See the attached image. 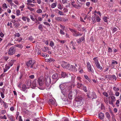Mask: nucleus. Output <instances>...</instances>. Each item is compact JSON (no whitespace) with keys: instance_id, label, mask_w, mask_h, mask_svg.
<instances>
[{"instance_id":"48","label":"nucleus","mask_w":121,"mask_h":121,"mask_svg":"<svg viewBox=\"0 0 121 121\" xmlns=\"http://www.w3.org/2000/svg\"><path fill=\"white\" fill-rule=\"evenodd\" d=\"M103 94L104 96H105L106 97H107L108 96V94L106 92H103Z\"/></svg>"},{"instance_id":"29","label":"nucleus","mask_w":121,"mask_h":121,"mask_svg":"<svg viewBox=\"0 0 121 121\" xmlns=\"http://www.w3.org/2000/svg\"><path fill=\"white\" fill-rule=\"evenodd\" d=\"M63 19V18L60 17H57L55 18V20L58 21H62Z\"/></svg>"},{"instance_id":"34","label":"nucleus","mask_w":121,"mask_h":121,"mask_svg":"<svg viewBox=\"0 0 121 121\" xmlns=\"http://www.w3.org/2000/svg\"><path fill=\"white\" fill-rule=\"evenodd\" d=\"M15 46L20 48H22L23 47V46L22 44H20L16 45H15Z\"/></svg>"},{"instance_id":"4","label":"nucleus","mask_w":121,"mask_h":121,"mask_svg":"<svg viewBox=\"0 0 121 121\" xmlns=\"http://www.w3.org/2000/svg\"><path fill=\"white\" fill-rule=\"evenodd\" d=\"M16 48L13 47L10 48L9 50L8 54L10 55H13L15 52Z\"/></svg>"},{"instance_id":"56","label":"nucleus","mask_w":121,"mask_h":121,"mask_svg":"<svg viewBox=\"0 0 121 121\" xmlns=\"http://www.w3.org/2000/svg\"><path fill=\"white\" fill-rule=\"evenodd\" d=\"M120 103V101L119 100H117L116 101V105L117 106V107H119V104Z\"/></svg>"},{"instance_id":"35","label":"nucleus","mask_w":121,"mask_h":121,"mask_svg":"<svg viewBox=\"0 0 121 121\" xmlns=\"http://www.w3.org/2000/svg\"><path fill=\"white\" fill-rule=\"evenodd\" d=\"M84 77L86 79H87L89 81V82H91V81L90 79L86 75H84Z\"/></svg>"},{"instance_id":"27","label":"nucleus","mask_w":121,"mask_h":121,"mask_svg":"<svg viewBox=\"0 0 121 121\" xmlns=\"http://www.w3.org/2000/svg\"><path fill=\"white\" fill-rule=\"evenodd\" d=\"M7 116L8 117L10 120L13 119H15V117L13 115L7 114Z\"/></svg>"},{"instance_id":"26","label":"nucleus","mask_w":121,"mask_h":121,"mask_svg":"<svg viewBox=\"0 0 121 121\" xmlns=\"http://www.w3.org/2000/svg\"><path fill=\"white\" fill-rule=\"evenodd\" d=\"M72 93L71 91L69 92L68 95V98L70 99H72Z\"/></svg>"},{"instance_id":"42","label":"nucleus","mask_w":121,"mask_h":121,"mask_svg":"<svg viewBox=\"0 0 121 121\" xmlns=\"http://www.w3.org/2000/svg\"><path fill=\"white\" fill-rule=\"evenodd\" d=\"M27 1L28 3L27 4L28 6H30V4L32 2V0H27Z\"/></svg>"},{"instance_id":"47","label":"nucleus","mask_w":121,"mask_h":121,"mask_svg":"<svg viewBox=\"0 0 121 121\" xmlns=\"http://www.w3.org/2000/svg\"><path fill=\"white\" fill-rule=\"evenodd\" d=\"M58 41L60 43H61L62 44H64L66 42V41L65 40H59Z\"/></svg>"},{"instance_id":"49","label":"nucleus","mask_w":121,"mask_h":121,"mask_svg":"<svg viewBox=\"0 0 121 121\" xmlns=\"http://www.w3.org/2000/svg\"><path fill=\"white\" fill-rule=\"evenodd\" d=\"M14 35L15 37H19L20 35V34L18 33L15 34H14Z\"/></svg>"},{"instance_id":"1","label":"nucleus","mask_w":121,"mask_h":121,"mask_svg":"<svg viewBox=\"0 0 121 121\" xmlns=\"http://www.w3.org/2000/svg\"><path fill=\"white\" fill-rule=\"evenodd\" d=\"M108 98L109 99L108 102L109 104L112 105L113 107H114L115 105L114 104V103L116 99L114 94H112L110 96L106 98L107 99Z\"/></svg>"},{"instance_id":"5","label":"nucleus","mask_w":121,"mask_h":121,"mask_svg":"<svg viewBox=\"0 0 121 121\" xmlns=\"http://www.w3.org/2000/svg\"><path fill=\"white\" fill-rule=\"evenodd\" d=\"M72 87L71 86H70L69 87V89H67V88L65 89H64L62 90L61 91V92L62 94H63V96L65 97L64 95H67L68 93L69 92V91L71 89H72Z\"/></svg>"},{"instance_id":"18","label":"nucleus","mask_w":121,"mask_h":121,"mask_svg":"<svg viewBox=\"0 0 121 121\" xmlns=\"http://www.w3.org/2000/svg\"><path fill=\"white\" fill-rule=\"evenodd\" d=\"M35 63V61H32V63L31 64L30 66V67L31 68H33L34 69H36L37 67V65L35 66V65H34Z\"/></svg>"},{"instance_id":"43","label":"nucleus","mask_w":121,"mask_h":121,"mask_svg":"<svg viewBox=\"0 0 121 121\" xmlns=\"http://www.w3.org/2000/svg\"><path fill=\"white\" fill-rule=\"evenodd\" d=\"M16 15L17 16H18L20 15V11L18 9L16 11Z\"/></svg>"},{"instance_id":"17","label":"nucleus","mask_w":121,"mask_h":121,"mask_svg":"<svg viewBox=\"0 0 121 121\" xmlns=\"http://www.w3.org/2000/svg\"><path fill=\"white\" fill-rule=\"evenodd\" d=\"M38 83V80L35 79L33 81L32 85L34 87L36 86L37 85Z\"/></svg>"},{"instance_id":"45","label":"nucleus","mask_w":121,"mask_h":121,"mask_svg":"<svg viewBox=\"0 0 121 121\" xmlns=\"http://www.w3.org/2000/svg\"><path fill=\"white\" fill-rule=\"evenodd\" d=\"M91 19L93 21V23H95L96 22V20H95V16H92L91 17Z\"/></svg>"},{"instance_id":"64","label":"nucleus","mask_w":121,"mask_h":121,"mask_svg":"<svg viewBox=\"0 0 121 121\" xmlns=\"http://www.w3.org/2000/svg\"><path fill=\"white\" fill-rule=\"evenodd\" d=\"M49 45L52 47L54 46V43L52 41H51Z\"/></svg>"},{"instance_id":"52","label":"nucleus","mask_w":121,"mask_h":121,"mask_svg":"<svg viewBox=\"0 0 121 121\" xmlns=\"http://www.w3.org/2000/svg\"><path fill=\"white\" fill-rule=\"evenodd\" d=\"M27 9L30 10V11H33L34 10V9L28 6L27 7Z\"/></svg>"},{"instance_id":"38","label":"nucleus","mask_w":121,"mask_h":121,"mask_svg":"<svg viewBox=\"0 0 121 121\" xmlns=\"http://www.w3.org/2000/svg\"><path fill=\"white\" fill-rule=\"evenodd\" d=\"M71 66V65H70V64H68L67 63V65H66L65 68L69 70H70Z\"/></svg>"},{"instance_id":"46","label":"nucleus","mask_w":121,"mask_h":121,"mask_svg":"<svg viewBox=\"0 0 121 121\" xmlns=\"http://www.w3.org/2000/svg\"><path fill=\"white\" fill-rule=\"evenodd\" d=\"M0 119H6L7 118V117L5 115H4L3 116H0Z\"/></svg>"},{"instance_id":"24","label":"nucleus","mask_w":121,"mask_h":121,"mask_svg":"<svg viewBox=\"0 0 121 121\" xmlns=\"http://www.w3.org/2000/svg\"><path fill=\"white\" fill-rule=\"evenodd\" d=\"M109 78H112L113 80H114L115 81H116L117 79V78L116 76L114 75H108Z\"/></svg>"},{"instance_id":"32","label":"nucleus","mask_w":121,"mask_h":121,"mask_svg":"<svg viewBox=\"0 0 121 121\" xmlns=\"http://www.w3.org/2000/svg\"><path fill=\"white\" fill-rule=\"evenodd\" d=\"M7 1H8V3H10V4L11 5H14L15 6H17L16 5H15L13 3V1L12 0H6Z\"/></svg>"},{"instance_id":"61","label":"nucleus","mask_w":121,"mask_h":121,"mask_svg":"<svg viewBox=\"0 0 121 121\" xmlns=\"http://www.w3.org/2000/svg\"><path fill=\"white\" fill-rule=\"evenodd\" d=\"M57 10L59 11L58 13L59 15H63V13L62 12L59 10L58 9H57Z\"/></svg>"},{"instance_id":"28","label":"nucleus","mask_w":121,"mask_h":121,"mask_svg":"<svg viewBox=\"0 0 121 121\" xmlns=\"http://www.w3.org/2000/svg\"><path fill=\"white\" fill-rule=\"evenodd\" d=\"M105 114L107 118L108 119H110L111 118V116L109 113L108 112H106Z\"/></svg>"},{"instance_id":"25","label":"nucleus","mask_w":121,"mask_h":121,"mask_svg":"<svg viewBox=\"0 0 121 121\" xmlns=\"http://www.w3.org/2000/svg\"><path fill=\"white\" fill-rule=\"evenodd\" d=\"M16 61V60H11V62L9 63V65L11 66L13 64L14 62Z\"/></svg>"},{"instance_id":"7","label":"nucleus","mask_w":121,"mask_h":121,"mask_svg":"<svg viewBox=\"0 0 121 121\" xmlns=\"http://www.w3.org/2000/svg\"><path fill=\"white\" fill-rule=\"evenodd\" d=\"M46 85L47 86H48L50 85L51 82V78L49 77H47L44 80Z\"/></svg>"},{"instance_id":"53","label":"nucleus","mask_w":121,"mask_h":121,"mask_svg":"<svg viewBox=\"0 0 121 121\" xmlns=\"http://www.w3.org/2000/svg\"><path fill=\"white\" fill-rule=\"evenodd\" d=\"M13 2L16 4L17 5H19V1L17 0H15Z\"/></svg>"},{"instance_id":"11","label":"nucleus","mask_w":121,"mask_h":121,"mask_svg":"<svg viewBox=\"0 0 121 121\" xmlns=\"http://www.w3.org/2000/svg\"><path fill=\"white\" fill-rule=\"evenodd\" d=\"M67 86L66 83H64L61 84L60 85L59 87L61 91L65 89L66 88Z\"/></svg>"},{"instance_id":"30","label":"nucleus","mask_w":121,"mask_h":121,"mask_svg":"<svg viewBox=\"0 0 121 121\" xmlns=\"http://www.w3.org/2000/svg\"><path fill=\"white\" fill-rule=\"evenodd\" d=\"M67 63L65 62H63L62 64H61V66L63 68H65L66 65H67Z\"/></svg>"},{"instance_id":"33","label":"nucleus","mask_w":121,"mask_h":121,"mask_svg":"<svg viewBox=\"0 0 121 121\" xmlns=\"http://www.w3.org/2000/svg\"><path fill=\"white\" fill-rule=\"evenodd\" d=\"M57 5L56 2L55 3H53L52 4L51 6V8H53L56 7Z\"/></svg>"},{"instance_id":"15","label":"nucleus","mask_w":121,"mask_h":121,"mask_svg":"<svg viewBox=\"0 0 121 121\" xmlns=\"http://www.w3.org/2000/svg\"><path fill=\"white\" fill-rule=\"evenodd\" d=\"M52 78L54 79H57V80L59 78V74L57 73H55L52 76Z\"/></svg>"},{"instance_id":"19","label":"nucleus","mask_w":121,"mask_h":121,"mask_svg":"<svg viewBox=\"0 0 121 121\" xmlns=\"http://www.w3.org/2000/svg\"><path fill=\"white\" fill-rule=\"evenodd\" d=\"M85 39L84 37H82L81 38H80L79 39L77 40V43H80L83 41Z\"/></svg>"},{"instance_id":"10","label":"nucleus","mask_w":121,"mask_h":121,"mask_svg":"<svg viewBox=\"0 0 121 121\" xmlns=\"http://www.w3.org/2000/svg\"><path fill=\"white\" fill-rule=\"evenodd\" d=\"M70 47L73 50H75L76 49L75 45V43H74L73 41H71L70 44Z\"/></svg>"},{"instance_id":"50","label":"nucleus","mask_w":121,"mask_h":121,"mask_svg":"<svg viewBox=\"0 0 121 121\" xmlns=\"http://www.w3.org/2000/svg\"><path fill=\"white\" fill-rule=\"evenodd\" d=\"M60 26L61 28L62 29V30H64L65 29V26H64L61 24L60 25Z\"/></svg>"},{"instance_id":"55","label":"nucleus","mask_w":121,"mask_h":121,"mask_svg":"<svg viewBox=\"0 0 121 121\" xmlns=\"http://www.w3.org/2000/svg\"><path fill=\"white\" fill-rule=\"evenodd\" d=\"M58 9H62V6L60 4H59L58 5Z\"/></svg>"},{"instance_id":"59","label":"nucleus","mask_w":121,"mask_h":121,"mask_svg":"<svg viewBox=\"0 0 121 121\" xmlns=\"http://www.w3.org/2000/svg\"><path fill=\"white\" fill-rule=\"evenodd\" d=\"M27 18V17L23 16V17H22V19L24 21H25L26 20V19Z\"/></svg>"},{"instance_id":"21","label":"nucleus","mask_w":121,"mask_h":121,"mask_svg":"<svg viewBox=\"0 0 121 121\" xmlns=\"http://www.w3.org/2000/svg\"><path fill=\"white\" fill-rule=\"evenodd\" d=\"M77 87L78 88L81 89L82 88L83 86V85L82 84L79 83L78 82H77Z\"/></svg>"},{"instance_id":"54","label":"nucleus","mask_w":121,"mask_h":121,"mask_svg":"<svg viewBox=\"0 0 121 121\" xmlns=\"http://www.w3.org/2000/svg\"><path fill=\"white\" fill-rule=\"evenodd\" d=\"M28 39L29 40L31 41H33L34 39V38H33L32 36H31L28 37Z\"/></svg>"},{"instance_id":"6","label":"nucleus","mask_w":121,"mask_h":121,"mask_svg":"<svg viewBox=\"0 0 121 121\" xmlns=\"http://www.w3.org/2000/svg\"><path fill=\"white\" fill-rule=\"evenodd\" d=\"M86 64L88 71L91 72L92 74H93L94 71L93 69H92L90 63L89 62H87Z\"/></svg>"},{"instance_id":"36","label":"nucleus","mask_w":121,"mask_h":121,"mask_svg":"<svg viewBox=\"0 0 121 121\" xmlns=\"http://www.w3.org/2000/svg\"><path fill=\"white\" fill-rule=\"evenodd\" d=\"M38 29L41 31H42L43 29V27L42 25L41 24H39L38 26Z\"/></svg>"},{"instance_id":"62","label":"nucleus","mask_w":121,"mask_h":121,"mask_svg":"<svg viewBox=\"0 0 121 121\" xmlns=\"http://www.w3.org/2000/svg\"><path fill=\"white\" fill-rule=\"evenodd\" d=\"M49 102H51L52 104H53L55 103V101H53L52 99H50L49 100Z\"/></svg>"},{"instance_id":"16","label":"nucleus","mask_w":121,"mask_h":121,"mask_svg":"<svg viewBox=\"0 0 121 121\" xmlns=\"http://www.w3.org/2000/svg\"><path fill=\"white\" fill-rule=\"evenodd\" d=\"M104 114L102 112H100L99 114V118L101 120L103 119L104 118Z\"/></svg>"},{"instance_id":"60","label":"nucleus","mask_w":121,"mask_h":121,"mask_svg":"<svg viewBox=\"0 0 121 121\" xmlns=\"http://www.w3.org/2000/svg\"><path fill=\"white\" fill-rule=\"evenodd\" d=\"M14 25H15L17 27H19L20 25V23H15L14 24Z\"/></svg>"},{"instance_id":"58","label":"nucleus","mask_w":121,"mask_h":121,"mask_svg":"<svg viewBox=\"0 0 121 121\" xmlns=\"http://www.w3.org/2000/svg\"><path fill=\"white\" fill-rule=\"evenodd\" d=\"M3 7L4 8V9H6L7 8V4L6 3H4L3 5Z\"/></svg>"},{"instance_id":"40","label":"nucleus","mask_w":121,"mask_h":121,"mask_svg":"<svg viewBox=\"0 0 121 121\" xmlns=\"http://www.w3.org/2000/svg\"><path fill=\"white\" fill-rule=\"evenodd\" d=\"M65 97H64L63 96V94H62V95H61V99H62L64 101H65V98H66V97L67 96L66 95H64Z\"/></svg>"},{"instance_id":"23","label":"nucleus","mask_w":121,"mask_h":121,"mask_svg":"<svg viewBox=\"0 0 121 121\" xmlns=\"http://www.w3.org/2000/svg\"><path fill=\"white\" fill-rule=\"evenodd\" d=\"M78 32H77V31L75 30V32H74L73 34V35L74 36L77 37L79 35H81L80 34H78Z\"/></svg>"},{"instance_id":"51","label":"nucleus","mask_w":121,"mask_h":121,"mask_svg":"<svg viewBox=\"0 0 121 121\" xmlns=\"http://www.w3.org/2000/svg\"><path fill=\"white\" fill-rule=\"evenodd\" d=\"M25 6L24 5H22L21 6H20L19 7V8L21 9V10L22 11L23 10V9Z\"/></svg>"},{"instance_id":"2","label":"nucleus","mask_w":121,"mask_h":121,"mask_svg":"<svg viewBox=\"0 0 121 121\" xmlns=\"http://www.w3.org/2000/svg\"><path fill=\"white\" fill-rule=\"evenodd\" d=\"M76 100L78 103L81 105L83 104V101L84 100L83 96V95H80L77 96L76 98Z\"/></svg>"},{"instance_id":"57","label":"nucleus","mask_w":121,"mask_h":121,"mask_svg":"<svg viewBox=\"0 0 121 121\" xmlns=\"http://www.w3.org/2000/svg\"><path fill=\"white\" fill-rule=\"evenodd\" d=\"M42 12V10L41 9H38L36 11V12L38 13H41Z\"/></svg>"},{"instance_id":"14","label":"nucleus","mask_w":121,"mask_h":121,"mask_svg":"<svg viewBox=\"0 0 121 121\" xmlns=\"http://www.w3.org/2000/svg\"><path fill=\"white\" fill-rule=\"evenodd\" d=\"M26 85L23 84L20 89L23 91L26 92L27 90H26Z\"/></svg>"},{"instance_id":"31","label":"nucleus","mask_w":121,"mask_h":121,"mask_svg":"<svg viewBox=\"0 0 121 121\" xmlns=\"http://www.w3.org/2000/svg\"><path fill=\"white\" fill-rule=\"evenodd\" d=\"M3 106L5 108H8V104L7 103L5 102H3Z\"/></svg>"},{"instance_id":"3","label":"nucleus","mask_w":121,"mask_h":121,"mask_svg":"<svg viewBox=\"0 0 121 121\" xmlns=\"http://www.w3.org/2000/svg\"><path fill=\"white\" fill-rule=\"evenodd\" d=\"M97 58V57H95L93 58V60L95 61V64L97 68L99 69L100 70H101L102 69V67L100 66Z\"/></svg>"},{"instance_id":"63","label":"nucleus","mask_w":121,"mask_h":121,"mask_svg":"<svg viewBox=\"0 0 121 121\" xmlns=\"http://www.w3.org/2000/svg\"><path fill=\"white\" fill-rule=\"evenodd\" d=\"M0 94H1V96L2 97V98L3 99L4 98V93L2 92H0Z\"/></svg>"},{"instance_id":"44","label":"nucleus","mask_w":121,"mask_h":121,"mask_svg":"<svg viewBox=\"0 0 121 121\" xmlns=\"http://www.w3.org/2000/svg\"><path fill=\"white\" fill-rule=\"evenodd\" d=\"M74 93L77 95L79 93L80 91L79 90H74Z\"/></svg>"},{"instance_id":"41","label":"nucleus","mask_w":121,"mask_h":121,"mask_svg":"<svg viewBox=\"0 0 121 121\" xmlns=\"http://www.w3.org/2000/svg\"><path fill=\"white\" fill-rule=\"evenodd\" d=\"M81 89L83 90L84 91L86 92L87 91V90L86 89V88L85 86H83Z\"/></svg>"},{"instance_id":"37","label":"nucleus","mask_w":121,"mask_h":121,"mask_svg":"<svg viewBox=\"0 0 121 121\" xmlns=\"http://www.w3.org/2000/svg\"><path fill=\"white\" fill-rule=\"evenodd\" d=\"M114 91L116 92H117L119 90V89L118 88L116 87H114L113 88Z\"/></svg>"},{"instance_id":"9","label":"nucleus","mask_w":121,"mask_h":121,"mask_svg":"<svg viewBox=\"0 0 121 121\" xmlns=\"http://www.w3.org/2000/svg\"><path fill=\"white\" fill-rule=\"evenodd\" d=\"M68 75V74H67L66 73L64 72H62L61 74V75L62 77L63 78H65L66 77H69L71 78V79H72V76L69 73V76Z\"/></svg>"},{"instance_id":"13","label":"nucleus","mask_w":121,"mask_h":121,"mask_svg":"<svg viewBox=\"0 0 121 121\" xmlns=\"http://www.w3.org/2000/svg\"><path fill=\"white\" fill-rule=\"evenodd\" d=\"M118 63V62L114 60H113L111 65V67L113 68H114L116 64H117Z\"/></svg>"},{"instance_id":"8","label":"nucleus","mask_w":121,"mask_h":121,"mask_svg":"<svg viewBox=\"0 0 121 121\" xmlns=\"http://www.w3.org/2000/svg\"><path fill=\"white\" fill-rule=\"evenodd\" d=\"M87 96L89 98L92 99H95L96 98V95L94 92H92L91 93L87 95Z\"/></svg>"},{"instance_id":"39","label":"nucleus","mask_w":121,"mask_h":121,"mask_svg":"<svg viewBox=\"0 0 121 121\" xmlns=\"http://www.w3.org/2000/svg\"><path fill=\"white\" fill-rule=\"evenodd\" d=\"M64 30L61 29H60V33L61 35H64L65 34V33L64 32Z\"/></svg>"},{"instance_id":"22","label":"nucleus","mask_w":121,"mask_h":121,"mask_svg":"<svg viewBox=\"0 0 121 121\" xmlns=\"http://www.w3.org/2000/svg\"><path fill=\"white\" fill-rule=\"evenodd\" d=\"M32 63V60H30L27 61L26 64L28 67H29L31 65Z\"/></svg>"},{"instance_id":"20","label":"nucleus","mask_w":121,"mask_h":121,"mask_svg":"<svg viewBox=\"0 0 121 121\" xmlns=\"http://www.w3.org/2000/svg\"><path fill=\"white\" fill-rule=\"evenodd\" d=\"M70 70L76 72L77 71L76 68L73 66L71 65Z\"/></svg>"},{"instance_id":"12","label":"nucleus","mask_w":121,"mask_h":121,"mask_svg":"<svg viewBox=\"0 0 121 121\" xmlns=\"http://www.w3.org/2000/svg\"><path fill=\"white\" fill-rule=\"evenodd\" d=\"M38 84L39 86H42L44 83L43 80V79H41L40 78L38 79Z\"/></svg>"}]
</instances>
